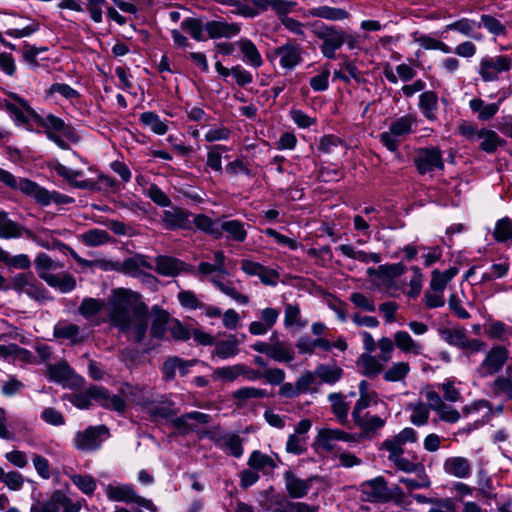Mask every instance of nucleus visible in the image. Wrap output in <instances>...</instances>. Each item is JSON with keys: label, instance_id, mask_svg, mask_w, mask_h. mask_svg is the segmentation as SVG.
Masks as SVG:
<instances>
[{"label": "nucleus", "instance_id": "1", "mask_svg": "<svg viewBox=\"0 0 512 512\" xmlns=\"http://www.w3.org/2000/svg\"><path fill=\"white\" fill-rule=\"evenodd\" d=\"M111 324L135 342H141L148 327V314L141 295L126 288L112 291L108 301Z\"/></svg>", "mask_w": 512, "mask_h": 512}, {"label": "nucleus", "instance_id": "2", "mask_svg": "<svg viewBox=\"0 0 512 512\" xmlns=\"http://www.w3.org/2000/svg\"><path fill=\"white\" fill-rule=\"evenodd\" d=\"M225 262L226 256L224 252L217 250L213 254V263L201 261L198 264L196 275L200 280H209L218 290L236 303L240 305L248 304L249 297L236 288L235 282L221 278L223 275H228Z\"/></svg>", "mask_w": 512, "mask_h": 512}, {"label": "nucleus", "instance_id": "3", "mask_svg": "<svg viewBox=\"0 0 512 512\" xmlns=\"http://www.w3.org/2000/svg\"><path fill=\"white\" fill-rule=\"evenodd\" d=\"M35 269L38 276L44 280L50 287L60 290L62 293H68L75 289L76 281L68 273L61 272L63 265L54 261L46 253H40L34 260Z\"/></svg>", "mask_w": 512, "mask_h": 512}, {"label": "nucleus", "instance_id": "4", "mask_svg": "<svg viewBox=\"0 0 512 512\" xmlns=\"http://www.w3.org/2000/svg\"><path fill=\"white\" fill-rule=\"evenodd\" d=\"M102 489L109 501L136 504L151 512H157V506L149 499L140 496L133 484L111 482L102 484Z\"/></svg>", "mask_w": 512, "mask_h": 512}, {"label": "nucleus", "instance_id": "5", "mask_svg": "<svg viewBox=\"0 0 512 512\" xmlns=\"http://www.w3.org/2000/svg\"><path fill=\"white\" fill-rule=\"evenodd\" d=\"M313 33L322 43L320 51L327 59H335L336 51L344 45L343 29L333 25L315 24Z\"/></svg>", "mask_w": 512, "mask_h": 512}, {"label": "nucleus", "instance_id": "6", "mask_svg": "<svg viewBox=\"0 0 512 512\" xmlns=\"http://www.w3.org/2000/svg\"><path fill=\"white\" fill-rule=\"evenodd\" d=\"M354 442L355 435L338 428H320L313 441V448L317 453H333L338 450L337 442Z\"/></svg>", "mask_w": 512, "mask_h": 512}, {"label": "nucleus", "instance_id": "7", "mask_svg": "<svg viewBox=\"0 0 512 512\" xmlns=\"http://www.w3.org/2000/svg\"><path fill=\"white\" fill-rule=\"evenodd\" d=\"M512 69V58L508 55H494L483 57L478 66V74L484 82H493L501 79L503 73Z\"/></svg>", "mask_w": 512, "mask_h": 512}, {"label": "nucleus", "instance_id": "8", "mask_svg": "<svg viewBox=\"0 0 512 512\" xmlns=\"http://www.w3.org/2000/svg\"><path fill=\"white\" fill-rule=\"evenodd\" d=\"M11 288L38 302H44L49 299L47 290L31 274H16L11 280Z\"/></svg>", "mask_w": 512, "mask_h": 512}, {"label": "nucleus", "instance_id": "9", "mask_svg": "<svg viewBox=\"0 0 512 512\" xmlns=\"http://www.w3.org/2000/svg\"><path fill=\"white\" fill-rule=\"evenodd\" d=\"M109 436V430L104 426H90L78 431L74 437V446L80 451H95Z\"/></svg>", "mask_w": 512, "mask_h": 512}, {"label": "nucleus", "instance_id": "10", "mask_svg": "<svg viewBox=\"0 0 512 512\" xmlns=\"http://www.w3.org/2000/svg\"><path fill=\"white\" fill-rule=\"evenodd\" d=\"M11 97L16 102H19L22 105V107L27 111V113L31 116V118L45 129L46 135L48 132H60L64 135L68 134L69 126L66 125L63 119L53 114L41 116L28 104V102L25 99L19 97L16 94H12Z\"/></svg>", "mask_w": 512, "mask_h": 512}, {"label": "nucleus", "instance_id": "11", "mask_svg": "<svg viewBox=\"0 0 512 512\" xmlns=\"http://www.w3.org/2000/svg\"><path fill=\"white\" fill-rule=\"evenodd\" d=\"M273 56L279 59V65L284 71H292L303 61V48L300 44L287 41L274 48Z\"/></svg>", "mask_w": 512, "mask_h": 512}, {"label": "nucleus", "instance_id": "12", "mask_svg": "<svg viewBox=\"0 0 512 512\" xmlns=\"http://www.w3.org/2000/svg\"><path fill=\"white\" fill-rule=\"evenodd\" d=\"M414 163L418 173L421 175L444 169L442 152L437 147L420 149L414 159Z\"/></svg>", "mask_w": 512, "mask_h": 512}, {"label": "nucleus", "instance_id": "13", "mask_svg": "<svg viewBox=\"0 0 512 512\" xmlns=\"http://www.w3.org/2000/svg\"><path fill=\"white\" fill-rule=\"evenodd\" d=\"M417 439V433L413 428L406 427L401 430L397 435L387 438L382 447L389 453L388 458H394L397 455H403L404 445L413 443Z\"/></svg>", "mask_w": 512, "mask_h": 512}, {"label": "nucleus", "instance_id": "14", "mask_svg": "<svg viewBox=\"0 0 512 512\" xmlns=\"http://www.w3.org/2000/svg\"><path fill=\"white\" fill-rule=\"evenodd\" d=\"M90 395L94 401L106 409L119 413H123L126 409V399L120 392L117 395H110L107 389L94 386L90 388Z\"/></svg>", "mask_w": 512, "mask_h": 512}, {"label": "nucleus", "instance_id": "15", "mask_svg": "<svg viewBox=\"0 0 512 512\" xmlns=\"http://www.w3.org/2000/svg\"><path fill=\"white\" fill-rule=\"evenodd\" d=\"M508 358V351L503 346L493 347L486 355L481 363L479 372L482 376L486 377L497 373Z\"/></svg>", "mask_w": 512, "mask_h": 512}, {"label": "nucleus", "instance_id": "16", "mask_svg": "<svg viewBox=\"0 0 512 512\" xmlns=\"http://www.w3.org/2000/svg\"><path fill=\"white\" fill-rule=\"evenodd\" d=\"M363 499L369 502H386L390 499V492L383 478L377 477L361 485Z\"/></svg>", "mask_w": 512, "mask_h": 512}, {"label": "nucleus", "instance_id": "17", "mask_svg": "<svg viewBox=\"0 0 512 512\" xmlns=\"http://www.w3.org/2000/svg\"><path fill=\"white\" fill-rule=\"evenodd\" d=\"M190 216L191 213L188 211L179 207H172L169 210L163 211L161 223L168 230L190 229Z\"/></svg>", "mask_w": 512, "mask_h": 512}, {"label": "nucleus", "instance_id": "18", "mask_svg": "<svg viewBox=\"0 0 512 512\" xmlns=\"http://www.w3.org/2000/svg\"><path fill=\"white\" fill-rule=\"evenodd\" d=\"M240 52V59L251 68H260L264 61L254 42L248 38H240L235 42Z\"/></svg>", "mask_w": 512, "mask_h": 512}, {"label": "nucleus", "instance_id": "19", "mask_svg": "<svg viewBox=\"0 0 512 512\" xmlns=\"http://www.w3.org/2000/svg\"><path fill=\"white\" fill-rule=\"evenodd\" d=\"M205 30L211 39L232 38L240 33L241 26L225 20H212L205 24Z\"/></svg>", "mask_w": 512, "mask_h": 512}, {"label": "nucleus", "instance_id": "20", "mask_svg": "<svg viewBox=\"0 0 512 512\" xmlns=\"http://www.w3.org/2000/svg\"><path fill=\"white\" fill-rule=\"evenodd\" d=\"M220 233L221 238L225 234L227 240L242 243L247 238L246 224L237 219H228L226 216H221Z\"/></svg>", "mask_w": 512, "mask_h": 512}, {"label": "nucleus", "instance_id": "21", "mask_svg": "<svg viewBox=\"0 0 512 512\" xmlns=\"http://www.w3.org/2000/svg\"><path fill=\"white\" fill-rule=\"evenodd\" d=\"M443 470L449 476L459 479H467L472 474L470 461L462 456H452L444 460Z\"/></svg>", "mask_w": 512, "mask_h": 512}, {"label": "nucleus", "instance_id": "22", "mask_svg": "<svg viewBox=\"0 0 512 512\" xmlns=\"http://www.w3.org/2000/svg\"><path fill=\"white\" fill-rule=\"evenodd\" d=\"M32 198L42 206H48L51 203H55L56 205H66L74 203L75 201L74 198L66 194H62L58 191H49L37 183L35 185Z\"/></svg>", "mask_w": 512, "mask_h": 512}, {"label": "nucleus", "instance_id": "23", "mask_svg": "<svg viewBox=\"0 0 512 512\" xmlns=\"http://www.w3.org/2000/svg\"><path fill=\"white\" fill-rule=\"evenodd\" d=\"M120 393L125 397L126 401L145 408L150 399L154 395L153 392L140 385H131L125 383L120 388Z\"/></svg>", "mask_w": 512, "mask_h": 512}, {"label": "nucleus", "instance_id": "24", "mask_svg": "<svg viewBox=\"0 0 512 512\" xmlns=\"http://www.w3.org/2000/svg\"><path fill=\"white\" fill-rule=\"evenodd\" d=\"M52 169L57 173V175L64 178L76 188L89 190L95 188V183L91 180H78V178L83 175L82 171L71 169L59 162H55L52 165Z\"/></svg>", "mask_w": 512, "mask_h": 512}, {"label": "nucleus", "instance_id": "25", "mask_svg": "<svg viewBox=\"0 0 512 512\" xmlns=\"http://www.w3.org/2000/svg\"><path fill=\"white\" fill-rule=\"evenodd\" d=\"M152 264L148 261L147 257L141 254H135L126 258L118 270L124 274L139 277L145 273L146 270H151Z\"/></svg>", "mask_w": 512, "mask_h": 512}, {"label": "nucleus", "instance_id": "26", "mask_svg": "<svg viewBox=\"0 0 512 512\" xmlns=\"http://www.w3.org/2000/svg\"><path fill=\"white\" fill-rule=\"evenodd\" d=\"M0 183L12 190L21 191L23 194L32 197L36 182L27 178H18L11 172L0 168Z\"/></svg>", "mask_w": 512, "mask_h": 512}, {"label": "nucleus", "instance_id": "27", "mask_svg": "<svg viewBox=\"0 0 512 512\" xmlns=\"http://www.w3.org/2000/svg\"><path fill=\"white\" fill-rule=\"evenodd\" d=\"M395 346L404 354L420 356L423 354L424 346L419 341L414 340L406 331H396L394 333Z\"/></svg>", "mask_w": 512, "mask_h": 512}, {"label": "nucleus", "instance_id": "28", "mask_svg": "<svg viewBox=\"0 0 512 512\" xmlns=\"http://www.w3.org/2000/svg\"><path fill=\"white\" fill-rule=\"evenodd\" d=\"M270 341L271 345L268 357L281 363H289L294 359L293 350L288 342L280 341L276 334L271 336Z\"/></svg>", "mask_w": 512, "mask_h": 512}, {"label": "nucleus", "instance_id": "29", "mask_svg": "<svg viewBox=\"0 0 512 512\" xmlns=\"http://www.w3.org/2000/svg\"><path fill=\"white\" fill-rule=\"evenodd\" d=\"M308 16L322 18L329 21H343L350 17L347 10L338 7L322 5L308 10Z\"/></svg>", "mask_w": 512, "mask_h": 512}, {"label": "nucleus", "instance_id": "30", "mask_svg": "<svg viewBox=\"0 0 512 512\" xmlns=\"http://www.w3.org/2000/svg\"><path fill=\"white\" fill-rule=\"evenodd\" d=\"M241 341L235 335H229L226 339L216 342L213 356L222 360L230 359L238 355Z\"/></svg>", "mask_w": 512, "mask_h": 512}, {"label": "nucleus", "instance_id": "31", "mask_svg": "<svg viewBox=\"0 0 512 512\" xmlns=\"http://www.w3.org/2000/svg\"><path fill=\"white\" fill-rule=\"evenodd\" d=\"M284 479L285 487L290 497L297 499L303 498L308 494L311 486L308 480L300 479L292 472H286Z\"/></svg>", "mask_w": 512, "mask_h": 512}, {"label": "nucleus", "instance_id": "32", "mask_svg": "<svg viewBox=\"0 0 512 512\" xmlns=\"http://www.w3.org/2000/svg\"><path fill=\"white\" fill-rule=\"evenodd\" d=\"M215 443L220 449L235 458H240L243 455L242 440L237 434H222L216 438Z\"/></svg>", "mask_w": 512, "mask_h": 512}, {"label": "nucleus", "instance_id": "33", "mask_svg": "<svg viewBox=\"0 0 512 512\" xmlns=\"http://www.w3.org/2000/svg\"><path fill=\"white\" fill-rule=\"evenodd\" d=\"M457 267H450L445 271L435 269L431 272L430 290L433 292L444 293L448 283L458 274Z\"/></svg>", "mask_w": 512, "mask_h": 512}, {"label": "nucleus", "instance_id": "34", "mask_svg": "<svg viewBox=\"0 0 512 512\" xmlns=\"http://www.w3.org/2000/svg\"><path fill=\"white\" fill-rule=\"evenodd\" d=\"M193 223L197 227V229L212 236L213 238H221V217L213 219L205 214H198L194 217Z\"/></svg>", "mask_w": 512, "mask_h": 512}, {"label": "nucleus", "instance_id": "35", "mask_svg": "<svg viewBox=\"0 0 512 512\" xmlns=\"http://www.w3.org/2000/svg\"><path fill=\"white\" fill-rule=\"evenodd\" d=\"M411 371L410 364L405 361L393 362L383 371V379L387 382L405 383Z\"/></svg>", "mask_w": 512, "mask_h": 512}, {"label": "nucleus", "instance_id": "36", "mask_svg": "<svg viewBox=\"0 0 512 512\" xmlns=\"http://www.w3.org/2000/svg\"><path fill=\"white\" fill-rule=\"evenodd\" d=\"M54 335L57 338L69 340L73 344L84 340L80 327L70 322H60L56 324L54 327Z\"/></svg>", "mask_w": 512, "mask_h": 512}, {"label": "nucleus", "instance_id": "37", "mask_svg": "<svg viewBox=\"0 0 512 512\" xmlns=\"http://www.w3.org/2000/svg\"><path fill=\"white\" fill-rule=\"evenodd\" d=\"M70 481L84 495L91 497L97 489L96 479L90 474L66 473Z\"/></svg>", "mask_w": 512, "mask_h": 512}, {"label": "nucleus", "instance_id": "38", "mask_svg": "<svg viewBox=\"0 0 512 512\" xmlns=\"http://www.w3.org/2000/svg\"><path fill=\"white\" fill-rule=\"evenodd\" d=\"M183 269V262L180 260L169 257V256H158L156 258V267L155 270L157 273L167 276L173 277L178 275Z\"/></svg>", "mask_w": 512, "mask_h": 512}, {"label": "nucleus", "instance_id": "39", "mask_svg": "<svg viewBox=\"0 0 512 512\" xmlns=\"http://www.w3.org/2000/svg\"><path fill=\"white\" fill-rule=\"evenodd\" d=\"M419 109L429 121H435L437 119L436 111L438 109L437 94L433 91H425L420 94Z\"/></svg>", "mask_w": 512, "mask_h": 512}, {"label": "nucleus", "instance_id": "40", "mask_svg": "<svg viewBox=\"0 0 512 512\" xmlns=\"http://www.w3.org/2000/svg\"><path fill=\"white\" fill-rule=\"evenodd\" d=\"M441 338L451 346L464 349L467 346V331L462 326L446 328L440 331Z\"/></svg>", "mask_w": 512, "mask_h": 512}, {"label": "nucleus", "instance_id": "41", "mask_svg": "<svg viewBox=\"0 0 512 512\" xmlns=\"http://www.w3.org/2000/svg\"><path fill=\"white\" fill-rule=\"evenodd\" d=\"M478 140L481 141L480 149L486 153H494L498 147L504 144V140L495 131L488 129H480Z\"/></svg>", "mask_w": 512, "mask_h": 512}, {"label": "nucleus", "instance_id": "42", "mask_svg": "<svg viewBox=\"0 0 512 512\" xmlns=\"http://www.w3.org/2000/svg\"><path fill=\"white\" fill-rule=\"evenodd\" d=\"M320 383L333 385L343 376V369L337 365L319 364L315 368Z\"/></svg>", "mask_w": 512, "mask_h": 512}, {"label": "nucleus", "instance_id": "43", "mask_svg": "<svg viewBox=\"0 0 512 512\" xmlns=\"http://www.w3.org/2000/svg\"><path fill=\"white\" fill-rule=\"evenodd\" d=\"M380 358L372 354L363 353L358 358L357 364L362 373L368 377H375L383 371Z\"/></svg>", "mask_w": 512, "mask_h": 512}, {"label": "nucleus", "instance_id": "44", "mask_svg": "<svg viewBox=\"0 0 512 512\" xmlns=\"http://www.w3.org/2000/svg\"><path fill=\"white\" fill-rule=\"evenodd\" d=\"M47 375L51 381L64 385L67 381H69L72 378L74 372L67 364V362L62 361L56 364L49 365L47 367Z\"/></svg>", "mask_w": 512, "mask_h": 512}, {"label": "nucleus", "instance_id": "45", "mask_svg": "<svg viewBox=\"0 0 512 512\" xmlns=\"http://www.w3.org/2000/svg\"><path fill=\"white\" fill-rule=\"evenodd\" d=\"M144 409L155 420L168 419L174 414L170 405H164L163 397L158 399L154 395Z\"/></svg>", "mask_w": 512, "mask_h": 512}, {"label": "nucleus", "instance_id": "46", "mask_svg": "<svg viewBox=\"0 0 512 512\" xmlns=\"http://www.w3.org/2000/svg\"><path fill=\"white\" fill-rule=\"evenodd\" d=\"M469 107L482 121L491 119L499 111V103L485 104L480 98L470 100Z\"/></svg>", "mask_w": 512, "mask_h": 512}, {"label": "nucleus", "instance_id": "47", "mask_svg": "<svg viewBox=\"0 0 512 512\" xmlns=\"http://www.w3.org/2000/svg\"><path fill=\"white\" fill-rule=\"evenodd\" d=\"M140 123L157 135H164L168 131V125L162 121L155 112L147 111L140 115Z\"/></svg>", "mask_w": 512, "mask_h": 512}, {"label": "nucleus", "instance_id": "48", "mask_svg": "<svg viewBox=\"0 0 512 512\" xmlns=\"http://www.w3.org/2000/svg\"><path fill=\"white\" fill-rule=\"evenodd\" d=\"M308 324V321L302 319L300 307L297 304L288 303L284 310V325L286 327H296L302 329Z\"/></svg>", "mask_w": 512, "mask_h": 512}, {"label": "nucleus", "instance_id": "49", "mask_svg": "<svg viewBox=\"0 0 512 512\" xmlns=\"http://www.w3.org/2000/svg\"><path fill=\"white\" fill-rule=\"evenodd\" d=\"M331 403L332 412L338 422L344 424L347 422L349 405L345 402L344 397L340 393H331L328 395Z\"/></svg>", "mask_w": 512, "mask_h": 512}, {"label": "nucleus", "instance_id": "50", "mask_svg": "<svg viewBox=\"0 0 512 512\" xmlns=\"http://www.w3.org/2000/svg\"><path fill=\"white\" fill-rule=\"evenodd\" d=\"M82 242L89 247H96L108 243L111 239L106 230L90 229L81 235Z\"/></svg>", "mask_w": 512, "mask_h": 512}, {"label": "nucleus", "instance_id": "51", "mask_svg": "<svg viewBox=\"0 0 512 512\" xmlns=\"http://www.w3.org/2000/svg\"><path fill=\"white\" fill-rule=\"evenodd\" d=\"M248 465L255 470H273L276 467V464L272 457L267 454H264L258 450H254L249 458Z\"/></svg>", "mask_w": 512, "mask_h": 512}, {"label": "nucleus", "instance_id": "52", "mask_svg": "<svg viewBox=\"0 0 512 512\" xmlns=\"http://www.w3.org/2000/svg\"><path fill=\"white\" fill-rule=\"evenodd\" d=\"M416 117L412 115L402 116L396 119L389 127V130L394 135L401 137L408 135L413 131V126L416 125Z\"/></svg>", "mask_w": 512, "mask_h": 512}, {"label": "nucleus", "instance_id": "53", "mask_svg": "<svg viewBox=\"0 0 512 512\" xmlns=\"http://www.w3.org/2000/svg\"><path fill=\"white\" fill-rule=\"evenodd\" d=\"M241 364L223 366L213 370L211 378L214 381L233 382L240 376Z\"/></svg>", "mask_w": 512, "mask_h": 512}, {"label": "nucleus", "instance_id": "54", "mask_svg": "<svg viewBox=\"0 0 512 512\" xmlns=\"http://www.w3.org/2000/svg\"><path fill=\"white\" fill-rule=\"evenodd\" d=\"M229 151L228 147L224 145H214L208 148L207 152V166L217 173H222V153Z\"/></svg>", "mask_w": 512, "mask_h": 512}, {"label": "nucleus", "instance_id": "55", "mask_svg": "<svg viewBox=\"0 0 512 512\" xmlns=\"http://www.w3.org/2000/svg\"><path fill=\"white\" fill-rule=\"evenodd\" d=\"M18 104L19 106L13 103H7L5 105L7 112L10 114V117L14 120L16 125L24 126L27 130L32 131V128L29 126V121L32 119L31 116L19 102Z\"/></svg>", "mask_w": 512, "mask_h": 512}, {"label": "nucleus", "instance_id": "56", "mask_svg": "<svg viewBox=\"0 0 512 512\" xmlns=\"http://www.w3.org/2000/svg\"><path fill=\"white\" fill-rule=\"evenodd\" d=\"M104 301L95 298H84L78 308V312L86 319H91L104 308Z\"/></svg>", "mask_w": 512, "mask_h": 512}, {"label": "nucleus", "instance_id": "57", "mask_svg": "<svg viewBox=\"0 0 512 512\" xmlns=\"http://www.w3.org/2000/svg\"><path fill=\"white\" fill-rule=\"evenodd\" d=\"M353 419L356 425L367 433L376 431L385 425V420L377 415L366 414L365 416L360 415Z\"/></svg>", "mask_w": 512, "mask_h": 512}, {"label": "nucleus", "instance_id": "58", "mask_svg": "<svg viewBox=\"0 0 512 512\" xmlns=\"http://www.w3.org/2000/svg\"><path fill=\"white\" fill-rule=\"evenodd\" d=\"M181 28L196 41H204L206 39L203 34L205 25H203L201 20L197 18L188 17L184 19L181 22Z\"/></svg>", "mask_w": 512, "mask_h": 512}, {"label": "nucleus", "instance_id": "59", "mask_svg": "<svg viewBox=\"0 0 512 512\" xmlns=\"http://www.w3.org/2000/svg\"><path fill=\"white\" fill-rule=\"evenodd\" d=\"M30 357L31 353L27 349L21 348L16 344L0 345V359L28 360Z\"/></svg>", "mask_w": 512, "mask_h": 512}, {"label": "nucleus", "instance_id": "60", "mask_svg": "<svg viewBox=\"0 0 512 512\" xmlns=\"http://www.w3.org/2000/svg\"><path fill=\"white\" fill-rule=\"evenodd\" d=\"M480 24H477L474 20L468 18H462L457 21H454L450 24H447L444 28L445 31H457L464 36L472 37L475 28L479 27Z\"/></svg>", "mask_w": 512, "mask_h": 512}, {"label": "nucleus", "instance_id": "61", "mask_svg": "<svg viewBox=\"0 0 512 512\" xmlns=\"http://www.w3.org/2000/svg\"><path fill=\"white\" fill-rule=\"evenodd\" d=\"M493 236L498 242H506L512 239V219L503 217L499 219L494 227Z\"/></svg>", "mask_w": 512, "mask_h": 512}, {"label": "nucleus", "instance_id": "62", "mask_svg": "<svg viewBox=\"0 0 512 512\" xmlns=\"http://www.w3.org/2000/svg\"><path fill=\"white\" fill-rule=\"evenodd\" d=\"M47 96L59 94L63 98L73 101L80 97V93L66 83H53L46 91Z\"/></svg>", "mask_w": 512, "mask_h": 512}, {"label": "nucleus", "instance_id": "63", "mask_svg": "<svg viewBox=\"0 0 512 512\" xmlns=\"http://www.w3.org/2000/svg\"><path fill=\"white\" fill-rule=\"evenodd\" d=\"M485 334L495 340L506 341L511 335V330L501 321H494L485 327Z\"/></svg>", "mask_w": 512, "mask_h": 512}, {"label": "nucleus", "instance_id": "64", "mask_svg": "<svg viewBox=\"0 0 512 512\" xmlns=\"http://www.w3.org/2000/svg\"><path fill=\"white\" fill-rule=\"evenodd\" d=\"M437 388L443 393V400L448 402H458L461 400V392L456 387L454 379H446L443 383L438 384Z\"/></svg>", "mask_w": 512, "mask_h": 512}]
</instances>
